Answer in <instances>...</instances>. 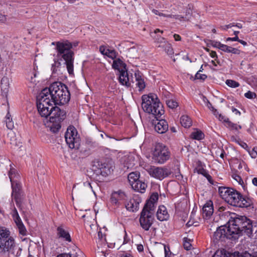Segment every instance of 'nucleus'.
<instances>
[{
  "label": "nucleus",
  "instance_id": "nucleus-3",
  "mask_svg": "<svg viewBox=\"0 0 257 257\" xmlns=\"http://www.w3.org/2000/svg\"><path fill=\"white\" fill-rule=\"evenodd\" d=\"M37 107L40 115L43 117L50 116L51 122H61L65 118L66 112L56 106H54L50 100H37Z\"/></svg>",
  "mask_w": 257,
  "mask_h": 257
},
{
  "label": "nucleus",
  "instance_id": "nucleus-52",
  "mask_svg": "<svg viewBox=\"0 0 257 257\" xmlns=\"http://www.w3.org/2000/svg\"><path fill=\"white\" fill-rule=\"evenodd\" d=\"M13 216L14 217V219L15 220V222H16L18 220H21L20 217L19 215L18 212L16 209V208H14L13 210Z\"/></svg>",
  "mask_w": 257,
  "mask_h": 257
},
{
  "label": "nucleus",
  "instance_id": "nucleus-27",
  "mask_svg": "<svg viewBox=\"0 0 257 257\" xmlns=\"http://www.w3.org/2000/svg\"><path fill=\"white\" fill-rule=\"evenodd\" d=\"M155 209V203H152L151 201H147L142 211L146 213H150V215H154Z\"/></svg>",
  "mask_w": 257,
  "mask_h": 257
},
{
  "label": "nucleus",
  "instance_id": "nucleus-34",
  "mask_svg": "<svg viewBox=\"0 0 257 257\" xmlns=\"http://www.w3.org/2000/svg\"><path fill=\"white\" fill-rule=\"evenodd\" d=\"M190 137L192 139L199 141L204 138V134L201 131L197 129L191 133Z\"/></svg>",
  "mask_w": 257,
  "mask_h": 257
},
{
  "label": "nucleus",
  "instance_id": "nucleus-58",
  "mask_svg": "<svg viewBox=\"0 0 257 257\" xmlns=\"http://www.w3.org/2000/svg\"><path fill=\"white\" fill-rule=\"evenodd\" d=\"M229 48V46L224 44H221L220 46L219 47V49L227 52L228 49Z\"/></svg>",
  "mask_w": 257,
  "mask_h": 257
},
{
  "label": "nucleus",
  "instance_id": "nucleus-21",
  "mask_svg": "<svg viewBox=\"0 0 257 257\" xmlns=\"http://www.w3.org/2000/svg\"><path fill=\"white\" fill-rule=\"evenodd\" d=\"M213 202L211 200L207 201L202 208L203 216L206 219L209 218L213 213Z\"/></svg>",
  "mask_w": 257,
  "mask_h": 257
},
{
  "label": "nucleus",
  "instance_id": "nucleus-5",
  "mask_svg": "<svg viewBox=\"0 0 257 257\" xmlns=\"http://www.w3.org/2000/svg\"><path fill=\"white\" fill-rule=\"evenodd\" d=\"M225 213H229L231 216L227 222V231L231 232L234 236V239L245 234V229L247 228L250 219L245 216H240L235 213H230L227 211Z\"/></svg>",
  "mask_w": 257,
  "mask_h": 257
},
{
  "label": "nucleus",
  "instance_id": "nucleus-53",
  "mask_svg": "<svg viewBox=\"0 0 257 257\" xmlns=\"http://www.w3.org/2000/svg\"><path fill=\"white\" fill-rule=\"evenodd\" d=\"M244 96L247 98L252 99L255 98L256 96V94L255 93L251 92L250 91H248L244 94Z\"/></svg>",
  "mask_w": 257,
  "mask_h": 257
},
{
  "label": "nucleus",
  "instance_id": "nucleus-29",
  "mask_svg": "<svg viewBox=\"0 0 257 257\" xmlns=\"http://www.w3.org/2000/svg\"><path fill=\"white\" fill-rule=\"evenodd\" d=\"M140 173L138 172H133L130 173L127 176L128 180L130 185L133 186L137 181L140 179Z\"/></svg>",
  "mask_w": 257,
  "mask_h": 257
},
{
  "label": "nucleus",
  "instance_id": "nucleus-6",
  "mask_svg": "<svg viewBox=\"0 0 257 257\" xmlns=\"http://www.w3.org/2000/svg\"><path fill=\"white\" fill-rule=\"evenodd\" d=\"M142 99V107L145 112L152 114L157 119L164 113L163 105L156 94L143 95Z\"/></svg>",
  "mask_w": 257,
  "mask_h": 257
},
{
  "label": "nucleus",
  "instance_id": "nucleus-24",
  "mask_svg": "<svg viewBox=\"0 0 257 257\" xmlns=\"http://www.w3.org/2000/svg\"><path fill=\"white\" fill-rule=\"evenodd\" d=\"M22 248L17 245L16 242L13 244L11 249H9L7 253L9 255L10 257L13 256V257H21L22 256Z\"/></svg>",
  "mask_w": 257,
  "mask_h": 257
},
{
  "label": "nucleus",
  "instance_id": "nucleus-32",
  "mask_svg": "<svg viewBox=\"0 0 257 257\" xmlns=\"http://www.w3.org/2000/svg\"><path fill=\"white\" fill-rule=\"evenodd\" d=\"M37 76V72L35 69H31L30 71L28 72L26 74V79L33 84H36V77Z\"/></svg>",
  "mask_w": 257,
  "mask_h": 257
},
{
  "label": "nucleus",
  "instance_id": "nucleus-38",
  "mask_svg": "<svg viewBox=\"0 0 257 257\" xmlns=\"http://www.w3.org/2000/svg\"><path fill=\"white\" fill-rule=\"evenodd\" d=\"M160 48H163L168 55H172L174 54L173 48L168 42H165L163 45L160 46Z\"/></svg>",
  "mask_w": 257,
  "mask_h": 257
},
{
  "label": "nucleus",
  "instance_id": "nucleus-48",
  "mask_svg": "<svg viewBox=\"0 0 257 257\" xmlns=\"http://www.w3.org/2000/svg\"><path fill=\"white\" fill-rule=\"evenodd\" d=\"M158 200V194L157 193H154L151 196L150 199L148 201H151L152 203H156Z\"/></svg>",
  "mask_w": 257,
  "mask_h": 257
},
{
  "label": "nucleus",
  "instance_id": "nucleus-9",
  "mask_svg": "<svg viewBox=\"0 0 257 257\" xmlns=\"http://www.w3.org/2000/svg\"><path fill=\"white\" fill-rule=\"evenodd\" d=\"M170 158V152L168 148L163 144L158 143L155 145L153 153V161L159 164H163Z\"/></svg>",
  "mask_w": 257,
  "mask_h": 257
},
{
  "label": "nucleus",
  "instance_id": "nucleus-26",
  "mask_svg": "<svg viewBox=\"0 0 257 257\" xmlns=\"http://www.w3.org/2000/svg\"><path fill=\"white\" fill-rule=\"evenodd\" d=\"M139 203L135 199H131L125 205L126 209L130 211L135 212L139 209Z\"/></svg>",
  "mask_w": 257,
  "mask_h": 257
},
{
  "label": "nucleus",
  "instance_id": "nucleus-14",
  "mask_svg": "<svg viewBox=\"0 0 257 257\" xmlns=\"http://www.w3.org/2000/svg\"><path fill=\"white\" fill-rule=\"evenodd\" d=\"M125 69L124 67L123 69H121V70H119V82L123 85L130 87L131 83H134V77L132 74L130 76L127 71L124 70Z\"/></svg>",
  "mask_w": 257,
  "mask_h": 257
},
{
  "label": "nucleus",
  "instance_id": "nucleus-19",
  "mask_svg": "<svg viewBox=\"0 0 257 257\" xmlns=\"http://www.w3.org/2000/svg\"><path fill=\"white\" fill-rule=\"evenodd\" d=\"M12 197L15 200L17 207L22 210L26 201V195L24 192L12 194Z\"/></svg>",
  "mask_w": 257,
  "mask_h": 257
},
{
  "label": "nucleus",
  "instance_id": "nucleus-60",
  "mask_svg": "<svg viewBox=\"0 0 257 257\" xmlns=\"http://www.w3.org/2000/svg\"><path fill=\"white\" fill-rule=\"evenodd\" d=\"M239 145H240L242 148L244 149L247 152L249 151V148L247 145V144L245 143V142L242 141L241 142H240V144H239Z\"/></svg>",
  "mask_w": 257,
  "mask_h": 257
},
{
  "label": "nucleus",
  "instance_id": "nucleus-42",
  "mask_svg": "<svg viewBox=\"0 0 257 257\" xmlns=\"http://www.w3.org/2000/svg\"><path fill=\"white\" fill-rule=\"evenodd\" d=\"M53 124L52 126L50 127V130L51 132L54 133H57L59 130L60 129L61 125L60 124V122H52Z\"/></svg>",
  "mask_w": 257,
  "mask_h": 257
},
{
  "label": "nucleus",
  "instance_id": "nucleus-18",
  "mask_svg": "<svg viewBox=\"0 0 257 257\" xmlns=\"http://www.w3.org/2000/svg\"><path fill=\"white\" fill-rule=\"evenodd\" d=\"M57 236L58 238L64 241L68 242L72 241L69 231L67 229H65L62 225L58 226L57 228Z\"/></svg>",
  "mask_w": 257,
  "mask_h": 257
},
{
  "label": "nucleus",
  "instance_id": "nucleus-7",
  "mask_svg": "<svg viewBox=\"0 0 257 257\" xmlns=\"http://www.w3.org/2000/svg\"><path fill=\"white\" fill-rule=\"evenodd\" d=\"M91 169L96 175L106 177L112 172L113 166L111 162L96 160L93 162Z\"/></svg>",
  "mask_w": 257,
  "mask_h": 257
},
{
  "label": "nucleus",
  "instance_id": "nucleus-46",
  "mask_svg": "<svg viewBox=\"0 0 257 257\" xmlns=\"http://www.w3.org/2000/svg\"><path fill=\"white\" fill-rule=\"evenodd\" d=\"M8 114H7L6 116V125L8 128L10 130H12L14 127V124L13 122H12V121L10 120V118L9 116H8Z\"/></svg>",
  "mask_w": 257,
  "mask_h": 257
},
{
  "label": "nucleus",
  "instance_id": "nucleus-51",
  "mask_svg": "<svg viewBox=\"0 0 257 257\" xmlns=\"http://www.w3.org/2000/svg\"><path fill=\"white\" fill-rule=\"evenodd\" d=\"M207 77V76L206 75L200 74L199 72H197L195 76V79H200L203 81L205 80Z\"/></svg>",
  "mask_w": 257,
  "mask_h": 257
},
{
  "label": "nucleus",
  "instance_id": "nucleus-44",
  "mask_svg": "<svg viewBox=\"0 0 257 257\" xmlns=\"http://www.w3.org/2000/svg\"><path fill=\"white\" fill-rule=\"evenodd\" d=\"M166 104L169 108L172 109L175 108L178 106V102L172 99L166 100Z\"/></svg>",
  "mask_w": 257,
  "mask_h": 257
},
{
  "label": "nucleus",
  "instance_id": "nucleus-25",
  "mask_svg": "<svg viewBox=\"0 0 257 257\" xmlns=\"http://www.w3.org/2000/svg\"><path fill=\"white\" fill-rule=\"evenodd\" d=\"M147 187V185L145 182L140 179L138 180L137 182L132 186L133 189L140 193L145 192Z\"/></svg>",
  "mask_w": 257,
  "mask_h": 257
},
{
  "label": "nucleus",
  "instance_id": "nucleus-11",
  "mask_svg": "<svg viewBox=\"0 0 257 257\" xmlns=\"http://www.w3.org/2000/svg\"><path fill=\"white\" fill-rule=\"evenodd\" d=\"M212 239L215 243L219 241H223L225 239H233L234 236L231 232L227 231V226L223 225L218 227L214 232Z\"/></svg>",
  "mask_w": 257,
  "mask_h": 257
},
{
  "label": "nucleus",
  "instance_id": "nucleus-1",
  "mask_svg": "<svg viewBox=\"0 0 257 257\" xmlns=\"http://www.w3.org/2000/svg\"><path fill=\"white\" fill-rule=\"evenodd\" d=\"M50 100L54 105H63L70 99V93L67 86L60 82H55L49 88L43 89L37 96V100Z\"/></svg>",
  "mask_w": 257,
  "mask_h": 257
},
{
  "label": "nucleus",
  "instance_id": "nucleus-33",
  "mask_svg": "<svg viewBox=\"0 0 257 257\" xmlns=\"http://www.w3.org/2000/svg\"><path fill=\"white\" fill-rule=\"evenodd\" d=\"M223 121L226 123V126L230 130L238 131L239 129L241 128V125L232 122L228 118H225Z\"/></svg>",
  "mask_w": 257,
  "mask_h": 257
},
{
  "label": "nucleus",
  "instance_id": "nucleus-13",
  "mask_svg": "<svg viewBox=\"0 0 257 257\" xmlns=\"http://www.w3.org/2000/svg\"><path fill=\"white\" fill-rule=\"evenodd\" d=\"M150 213H146L142 211L140 214L139 222L141 226L146 231H148L152 226L154 219V215L150 214Z\"/></svg>",
  "mask_w": 257,
  "mask_h": 257
},
{
  "label": "nucleus",
  "instance_id": "nucleus-4",
  "mask_svg": "<svg viewBox=\"0 0 257 257\" xmlns=\"http://www.w3.org/2000/svg\"><path fill=\"white\" fill-rule=\"evenodd\" d=\"M72 44L66 40L56 43V57L64 61L67 71L70 75L73 74L74 53L72 50Z\"/></svg>",
  "mask_w": 257,
  "mask_h": 257
},
{
  "label": "nucleus",
  "instance_id": "nucleus-15",
  "mask_svg": "<svg viewBox=\"0 0 257 257\" xmlns=\"http://www.w3.org/2000/svg\"><path fill=\"white\" fill-rule=\"evenodd\" d=\"M127 199V194L121 190L113 191L110 197L111 202L117 206L120 205V201L126 200Z\"/></svg>",
  "mask_w": 257,
  "mask_h": 257
},
{
  "label": "nucleus",
  "instance_id": "nucleus-57",
  "mask_svg": "<svg viewBox=\"0 0 257 257\" xmlns=\"http://www.w3.org/2000/svg\"><path fill=\"white\" fill-rule=\"evenodd\" d=\"M211 44L213 47L219 49V47L220 46L221 43L219 42L212 41Z\"/></svg>",
  "mask_w": 257,
  "mask_h": 257
},
{
  "label": "nucleus",
  "instance_id": "nucleus-28",
  "mask_svg": "<svg viewBox=\"0 0 257 257\" xmlns=\"http://www.w3.org/2000/svg\"><path fill=\"white\" fill-rule=\"evenodd\" d=\"M11 182L12 188V194L24 192L22 190V184L19 182V180L16 179V181H12Z\"/></svg>",
  "mask_w": 257,
  "mask_h": 257
},
{
  "label": "nucleus",
  "instance_id": "nucleus-16",
  "mask_svg": "<svg viewBox=\"0 0 257 257\" xmlns=\"http://www.w3.org/2000/svg\"><path fill=\"white\" fill-rule=\"evenodd\" d=\"M212 257H257V255L253 256L249 254L248 256H243L238 251L230 252L223 249L216 250Z\"/></svg>",
  "mask_w": 257,
  "mask_h": 257
},
{
  "label": "nucleus",
  "instance_id": "nucleus-31",
  "mask_svg": "<svg viewBox=\"0 0 257 257\" xmlns=\"http://www.w3.org/2000/svg\"><path fill=\"white\" fill-rule=\"evenodd\" d=\"M99 51L101 54L104 55H106L108 57L113 58L115 57V52L114 50H111L108 49H106V47L104 46H101L99 47Z\"/></svg>",
  "mask_w": 257,
  "mask_h": 257
},
{
  "label": "nucleus",
  "instance_id": "nucleus-59",
  "mask_svg": "<svg viewBox=\"0 0 257 257\" xmlns=\"http://www.w3.org/2000/svg\"><path fill=\"white\" fill-rule=\"evenodd\" d=\"M229 48V46L224 44H221L220 46L219 47V49L227 52L228 49Z\"/></svg>",
  "mask_w": 257,
  "mask_h": 257
},
{
  "label": "nucleus",
  "instance_id": "nucleus-8",
  "mask_svg": "<svg viewBox=\"0 0 257 257\" xmlns=\"http://www.w3.org/2000/svg\"><path fill=\"white\" fill-rule=\"evenodd\" d=\"M15 242L14 238L10 235V231L6 228L0 227V254H7Z\"/></svg>",
  "mask_w": 257,
  "mask_h": 257
},
{
  "label": "nucleus",
  "instance_id": "nucleus-2",
  "mask_svg": "<svg viewBox=\"0 0 257 257\" xmlns=\"http://www.w3.org/2000/svg\"><path fill=\"white\" fill-rule=\"evenodd\" d=\"M220 197L229 205L239 208H247L252 205V200L236 189L225 186L218 187Z\"/></svg>",
  "mask_w": 257,
  "mask_h": 257
},
{
  "label": "nucleus",
  "instance_id": "nucleus-45",
  "mask_svg": "<svg viewBox=\"0 0 257 257\" xmlns=\"http://www.w3.org/2000/svg\"><path fill=\"white\" fill-rule=\"evenodd\" d=\"M226 84L229 87H232V88H236L238 86H239V84L233 80H230L228 79L226 81Z\"/></svg>",
  "mask_w": 257,
  "mask_h": 257
},
{
  "label": "nucleus",
  "instance_id": "nucleus-49",
  "mask_svg": "<svg viewBox=\"0 0 257 257\" xmlns=\"http://www.w3.org/2000/svg\"><path fill=\"white\" fill-rule=\"evenodd\" d=\"M227 53H231L232 54H239L240 53V51L235 48H233L231 46H229V48L228 49V50L227 51Z\"/></svg>",
  "mask_w": 257,
  "mask_h": 257
},
{
  "label": "nucleus",
  "instance_id": "nucleus-61",
  "mask_svg": "<svg viewBox=\"0 0 257 257\" xmlns=\"http://www.w3.org/2000/svg\"><path fill=\"white\" fill-rule=\"evenodd\" d=\"M161 245H162V248L164 250L165 257H168L169 252H170L169 247H168V250L167 249L166 245L162 244Z\"/></svg>",
  "mask_w": 257,
  "mask_h": 257
},
{
  "label": "nucleus",
  "instance_id": "nucleus-39",
  "mask_svg": "<svg viewBox=\"0 0 257 257\" xmlns=\"http://www.w3.org/2000/svg\"><path fill=\"white\" fill-rule=\"evenodd\" d=\"M15 223L19 229V233L23 235H26V232H27V230H26L24 224L23 223L22 220H18V221L15 222Z\"/></svg>",
  "mask_w": 257,
  "mask_h": 257
},
{
  "label": "nucleus",
  "instance_id": "nucleus-56",
  "mask_svg": "<svg viewBox=\"0 0 257 257\" xmlns=\"http://www.w3.org/2000/svg\"><path fill=\"white\" fill-rule=\"evenodd\" d=\"M56 257H77L75 254L71 253H61L58 255Z\"/></svg>",
  "mask_w": 257,
  "mask_h": 257
},
{
  "label": "nucleus",
  "instance_id": "nucleus-20",
  "mask_svg": "<svg viewBox=\"0 0 257 257\" xmlns=\"http://www.w3.org/2000/svg\"><path fill=\"white\" fill-rule=\"evenodd\" d=\"M134 82H136V86L139 88V91H142L146 87V84L143 74L139 71H136L134 74Z\"/></svg>",
  "mask_w": 257,
  "mask_h": 257
},
{
  "label": "nucleus",
  "instance_id": "nucleus-50",
  "mask_svg": "<svg viewBox=\"0 0 257 257\" xmlns=\"http://www.w3.org/2000/svg\"><path fill=\"white\" fill-rule=\"evenodd\" d=\"M196 170L198 174L202 175L205 177L208 174L207 171L202 167H199L198 166V168H196Z\"/></svg>",
  "mask_w": 257,
  "mask_h": 257
},
{
  "label": "nucleus",
  "instance_id": "nucleus-62",
  "mask_svg": "<svg viewBox=\"0 0 257 257\" xmlns=\"http://www.w3.org/2000/svg\"><path fill=\"white\" fill-rule=\"evenodd\" d=\"M8 82L9 80L7 77H3L1 80V84L2 85H3L4 84L6 85V86L8 85Z\"/></svg>",
  "mask_w": 257,
  "mask_h": 257
},
{
  "label": "nucleus",
  "instance_id": "nucleus-35",
  "mask_svg": "<svg viewBox=\"0 0 257 257\" xmlns=\"http://www.w3.org/2000/svg\"><path fill=\"white\" fill-rule=\"evenodd\" d=\"M180 123L184 127H189L191 125L192 121L187 115H183L180 118Z\"/></svg>",
  "mask_w": 257,
  "mask_h": 257
},
{
  "label": "nucleus",
  "instance_id": "nucleus-12",
  "mask_svg": "<svg viewBox=\"0 0 257 257\" xmlns=\"http://www.w3.org/2000/svg\"><path fill=\"white\" fill-rule=\"evenodd\" d=\"M148 172L151 176L159 180H162L171 174V171L167 168L155 166H151Z\"/></svg>",
  "mask_w": 257,
  "mask_h": 257
},
{
  "label": "nucleus",
  "instance_id": "nucleus-47",
  "mask_svg": "<svg viewBox=\"0 0 257 257\" xmlns=\"http://www.w3.org/2000/svg\"><path fill=\"white\" fill-rule=\"evenodd\" d=\"M247 152L252 158H256L257 157V147H254L251 150L249 149Z\"/></svg>",
  "mask_w": 257,
  "mask_h": 257
},
{
  "label": "nucleus",
  "instance_id": "nucleus-23",
  "mask_svg": "<svg viewBox=\"0 0 257 257\" xmlns=\"http://www.w3.org/2000/svg\"><path fill=\"white\" fill-rule=\"evenodd\" d=\"M245 234L250 237L253 234H254L255 238L257 239V222H252L251 220H250V222L247 226V228L245 229Z\"/></svg>",
  "mask_w": 257,
  "mask_h": 257
},
{
  "label": "nucleus",
  "instance_id": "nucleus-54",
  "mask_svg": "<svg viewBox=\"0 0 257 257\" xmlns=\"http://www.w3.org/2000/svg\"><path fill=\"white\" fill-rule=\"evenodd\" d=\"M232 177L239 183V184L242 186L243 184V181L240 176L237 174H234L232 176Z\"/></svg>",
  "mask_w": 257,
  "mask_h": 257
},
{
  "label": "nucleus",
  "instance_id": "nucleus-10",
  "mask_svg": "<svg viewBox=\"0 0 257 257\" xmlns=\"http://www.w3.org/2000/svg\"><path fill=\"white\" fill-rule=\"evenodd\" d=\"M77 132L73 126H70L65 134V141L71 149H78L79 146V138L77 137Z\"/></svg>",
  "mask_w": 257,
  "mask_h": 257
},
{
  "label": "nucleus",
  "instance_id": "nucleus-37",
  "mask_svg": "<svg viewBox=\"0 0 257 257\" xmlns=\"http://www.w3.org/2000/svg\"><path fill=\"white\" fill-rule=\"evenodd\" d=\"M9 177L10 181H16V179L19 180L20 175L18 173L17 171L13 168H11L9 172Z\"/></svg>",
  "mask_w": 257,
  "mask_h": 257
},
{
  "label": "nucleus",
  "instance_id": "nucleus-64",
  "mask_svg": "<svg viewBox=\"0 0 257 257\" xmlns=\"http://www.w3.org/2000/svg\"><path fill=\"white\" fill-rule=\"evenodd\" d=\"M106 254V252L105 251H98L96 255L97 257H105V254Z\"/></svg>",
  "mask_w": 257,
  "mask_h": 257
},
{
  "label": "nucleus",
  "instance_id": "nucleus-43",
  "mask_svg": "<svg viewBox=\"0 0 257 257\" xmlns=\"http://www.w3.org/2000/svg\"><path fill=\"white\" fill-rule=\"evenodd\" d=\"M155 42L158 44V47L160 48V46L161 45H163L165 43V42H167V41H165V39L164 38L162 37L161 36H157L155 38Z\"/></svg>",
  "mask_w": 257,
  "mask_h": 257
},
{
  "label": "nucleus",
  "instance_id": "nucleus-36",
  "mask_svg": "<svg viewBox=\"0 0 257 257\" xmlns=\"http://www.w3.org/2000/svg\"><path fill=\"white\" fill-rule=\"evenodd\" d=\"M63 60V59H59V58H55L54 59V63L52 65L51 70L53 73H56L58 71L60 70V68L61 66V61Z\"/></svg>",
  "mask_w": 257,
  "mask_h": 257
},
{
  "label": "nucleus",
  "instance_id": "nucleus-17",
  "mask_svg": "<svg viewBox=\"0 0 257 257\" xmlns=\"http://www.w3.org/2000/svg\"><path fill=\"white\" fill-rule=\"evenodd\" d=\"M156 119V120H153L155 131L159 134H163L167 132L168 130V124L167 121L164 119H160V118Z\"/></svg>",
  "mask_w": 257,
  "mask_h": 257
},
{
  "label": "nucleus",
  "instance_id": "nucleus-30",
  "mask_svg": "<svg viewBox=\"0 0 257 257\" xmlns=\"http://www.w3.org/2000/svg\"><path fill=\"white\" fill-rule=\"evenodd\" d=\"M185 14H186L185 16H182L180 15H175L174 16H173V18L179 20L180 21H188L191 18L192 14V11L190 8L186 11Z\"/></svg>",
  "mask_w": 257,
  "mask_h": 257
},
{
  "label": "nucleus",
  "instance_id": "nucleus-41",
  "mask_svg": "<svg viewBox=\"0 0 257 257\" xmlns=\"http://www.w3.org/2000/svg\"><path fill=\"white\" fill-rule=\"evenodd\" d=\"M190 241V240L186 237L183 239V246L187 250H191L192 248V246Z\"/></svg>",
  "mask_w": 257,
  "mask_h": 257
},
{
  "label": "nucleus",
  "instance_id": "nucleus-55",
  "mask_svg": "<svg viewBox=\"0 0 257 257\" xmlns=\"http://www.w3.org/2000/svg\"><path fill=\"white\" fill-rule=\"evenodd\" d=\"M212 111L214 115H215L216 117H217L220 120H223V119H224V117L221 114H219L218 111L215 108L214 109V110H212Z\"/></svg>",
  "mask_w": 257,
  "mask_h": 257
},
{
  "label": "nucleus",
  "instance_id": "nucleus-63",
  "mask_svg": "<svg viewBox=\"0 0 257 257\" xmlns=\"http://www.w3.org/2000/svg\"><path fill=\"white\" fill-rule=\"evenodd\" d=\"M205 177L206 178V179H207V180L208 181V182L211 184H214V181L213 180L212 178V177L209 174H208Z\"/></svg>",
  "mask_w": 257,
  "mask_h": 257
},
{
  "label": "nucleus",
  "instance_id": "nucleus-40",
  "mask_svg": "<svg viewBox=\"0 0 257 257\" xmlns=\"http://www.w3.org/2000/svg\"><path fill=\"white\" fill-rule=\"evenodd\" d=\"M124 64L123 62L120 59L118 58L113 61L112 67L113 69L119 71V70H121L120 67L123 66Z\"/></svg>",
  "mask_w": 257,
  "mask_h": 257
},
{
  "label": "nucleus",
  "instance_id": "nucleus-22",
  "mask_svg": "<svg viewBox=\"0 0 257 257\" xmlns=\"http://www.w3.org/2000/svg\"><path fill=\"white\" fill-rule=\"evenodd\" d=\"M157 217L160 221L167 220L169 218V214L168 213L166 207L164 205L159 207L157 212Z\"/></svg>",
  "mask_w": 257,
  "mask_h": 257
}]
</instances>
